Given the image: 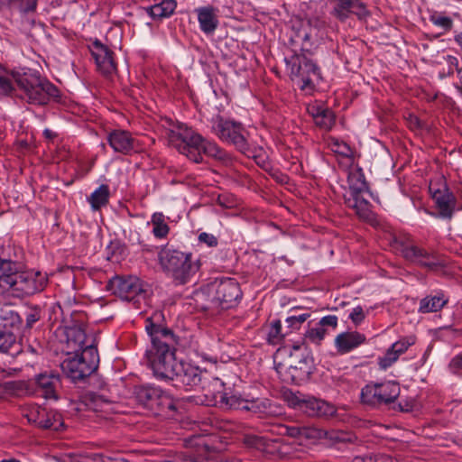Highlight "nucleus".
Returning a JSON list of instances; mask_svg holds the SVG:
<instances>
[{
  "instance_id": "f257e3e1",
  "label": "nucleus",
  "mask_w": 462,
  "mask_h": 462,
  "mask_svg": "<svg viewBox=\"0 0 462 462\" xmlns=\"http://www.w3.org/2000/svg\"><path fill=\"white\" fill-rule=\"evenodd\" d=\"M145 330L151 339V346L145 356L154 376L162 380L174 381L176 386H182L187 390L203 389L208 374L198 366L176 359L178 337L173 331L153 323L150 319H146Z\"/></svg>"
},
{
  "instance_id": "f03ea898",
  "label": "nucleus",
  "mask_w": 462,
  "mask_h": 462,
  "mask_svg": "<svg viewBox=\"0 0 462 462\" xmlns=\"http://www.w3.org/2000/svg\"><path fill=\"white\" fill-rule=\"evenodd\" d=\"M169 143L190 161L199 163L202 153L218 161H225L227 154L217 143L205 140L202 135L181 123L166 119L162 123Z\"/></svg>"
},
{
  "instance_id": "7ed1b4c3",
  "label": "nucleus",
  "mask_w": 462,
  "mask_h": 462,
  "mask_svg": "<svg viewBox=\"0 0 462 462\" xmlns=\"http://www.w3.org/2000/svg\"><path fill=\"white\" fill-rule=\"evenodd\" d=\"M242 297L239 283L234 278L217 279L195 294L197 306L202 310H227Z\"/></svg>"
},
{
  "instance_id": "20e7f679",
  "label": "nucleus",
  "mask_w": 462,
  "mask_h": 462,
  "mask_svg": "<svg viewBox=\"0 0 462 462\" xmlns=\"http://www.w3.org/2000/svg\"><path fill=\"white\" fill-rule=\"evenodd\" d=\"M158 258L162 270L180 284L188 282L199 268L192 261V254L171 247L162 248Z\"/></svg>"
},
{
  "instance_id": "39448f33",
  "label": "nucleus",
  "mask_w": 462,
  "mask_h": 462,
  "mask_svg": "<svg viewBox=\"0 0 462 462\" xmlns=\"http://www.w3.org/2000/svg\"><path fill=\"white\" fill-rule=\"evenodd\" d=\"M210 128L221 141L234 145L245 154L249 152V134L241 123L217 115L210 120Z\"/></svg>"
},
{
  "instance_id": "423d86ee",
  "label": "nucleus",
  "mask_w": 462,
  "mask_h": 462,
  "mask_svg": "<svg viewBox=\"0 0 462 462\" xmlns=\"http://www.w3.org/2000/svg\"><path fill=\"white\" fill-rule=\"evenodd\" d=\"M99 356L95 345L86 346L80 354L68 357L61 364L64 374L73 382L82 381L97 368Z\"/></svg>"
},
{
  "instance_id": "0eeeda50",
  "label": "nucleus",
  "mask_w": 462,
  "mask_h": 462,
  "mask_svg": "<svg viewBox=\"0 0 462 462\" xmlns=\"http://www.w3.org/2000/svg\"><path fill=\"white\" fill-rule=\"evenodd\" d=\"M17 84L22 91L21 97L30 104L46 105L60 97V90L53 84L38 77H22Z\"/></svg>"
},
{
  "instance_id": "6e6552de",
  "label": "nucleus",
  "mask_w": 462,
  "mask_h": 462,
  "mask_svg": "<svg viewBox=\"0 0 462 462\" xmlns=\"http://www.w3.org/2000/svg\"><path fill=\"white\" fill-rule=\"evenodd\" d=\"M286 63L291 79L301 90L312 91L315 85L321 79L319 69L305 55L295 54L286 60Z\"/></svg>"
},
{
  "instance_id": "1a4fd4ad",
  "label": "nucleus",
  "mask_w": 462,
  "mask_h": 462,
  "mask_svg": "<svg viewBox=\"0 0 462 462\" xmlns=\"http://www.w3.org/2000/svg\"><path fill=\"white\" fill-rule=\"evenodd\" d=\"M47 283L45 274L40 272H18L15 263V270L10 272L5 279L4 288L11 291L17 297L29 296L42 291Z\"/></svg>"
},
{
  "instance_id": "9d476101",
  "label": "nucleus",
  "mask_w": 462,
  "mask_h": 462,
  "mask_svg": "<svg viewBox=\"0 0 462 462\" xmlns=\"http://www.w3.org/2000/svg\"><path fill=\"white\" fill-rule=\"evenodd\" d=\"M400 393L399 383L393 381L370 383L362 389L361 401L372 407L394 404Z\"/></svg>"
},
{
  "instance_id": "9b49d317",
  "label": "nucleus",
  "mask_w": 462,
  "mask_h": 462,
  "mask_svg": "<svg viewBox=\"0 0 462 462\" xmlns=\"http://www.w3.org/2000/svg\"><path fill=\"white\" fill-rule=\"evenodd\" d=\"M429 190L435 202L438 216L450 219L457 208V199L449 190L445 177L438 176L431 180Z\"/></svg>"
},
{
  "instance_id": "f8f14e48",
  "label": "nucleus",
  "mask_w": 462,
  "mask_h": 462,
  "mask_svg": "<svg viewBox=\"0 0 462 462\" xmlns=\"http://www.w3.org/2000/svg\"><path fill=\"white\" fill-rule=\"evenodd\" d=\"M23 416L34 426L58 431L64 426L61 415L53 410H48L37 404H28L23 409Z\"/></svg>"
},
{
  "instance_id": "ddd939ff",
  "label": "nucleus",
  "mask_w": 462,
  "mask_h": 462,
  "mask_svg": "<svg viewBox=\"0 0 462 462\" xmlns=\"http://www.w3.org/2000/svg\"><path fill=\"white\" fill-rule=\"evenodd\" d=\"M106 287L113 294L127 301L143 298L145 292L141 281L134 276H116L108 282Z\"/></svg>"
},
{
  "instance_id": "4468645a",
  "label": "nucleus",
  "mask_w": 462,
  "mask_h": 462,
  "mask_svg": "<svg viewBox=\"0 0 462 462\" xmlns=\"http://www.w3.org/2000/svg\"><path fill=\"white\" fill-rule=\"evenodd\" d=\"M402 254L405 259L429 271H438L445 265L444 261L436 253L414 245L404 246Z\"/></svg>"
},
{
  "instance_id": "2eb2a0df",
  "label": "nucleus",
  "mask_w": 462,
  "mask_h": 462,
  "mask_svg": "<svg viewBox=\"0 0 462 462\" xmlns=\"http://www.w3.org/2000/svg\"><path fill=\"white\" fill-rule=\"evenodd\" d=\"M368 192V188L365 181H361L358 186H350L348 196H346L345 202L348 208L355 209L356 214L364 220L372 219V210L369 201L365 198V193Z\"/></svg>"
},
{
  "instance_id": "dca6fc26",
  "label": "nucleus",
  "mask_w": 462,
  "mask_h": 462,
  "mask_svg": "<svg viewBox=\"0 0 462 462\" xmlns=\"http://www.w3.org/2000/svg\"><path fill=\"white\" fill-rule=\"evenodd\" d=\"M300 411L310 417H332L336 414V408L333 404L314 397L298 398L293 402Z\"/></svg>"
},
{
  "instance_id": "f3484780",
  "label": "nucleus",
  "mask_w": 462,
  "mask_h": 462,
  "mask_svg": "<svg viewBox=\"0 0 462 462\" xmlns=\"http://www.w3.org/2000/svg\"><path fill=\"white\" fill-rule=\"evenodd\" d=\"M298 357L299 359L296 360L294 355L290 352V357L285 364H276V370L279 374H282L283 372L288 374V376L283 378L284 380L298 383L310 374L308 358L302 355Z\"/></svg>"
},
{
  "instance_id": "a211bd4d",
  "label": "nucleus",
  "mask_w": 462,
  "mask_h": 462,
  "mask_svg": "<svg viewBox=\"0 0 462 462\" xmlns=\"http://www.w3.org/2000/svg\"><path fill=\"white\" fill-rule=\"evenodd\" d=\"M64 333L68 353L80 354L86 346L90 343L94 345V339L87 336L81 319L79 324L65 327Z\"/></svg>"
},
{
  "instance_id": "6ab92c4d",
  "label": "nucleus",
  "mask_w": 462,
  "mask_h": 462,
  "mask_svg": "<svg viewBox=\"0 0 462 462\" xmlns=\"http://www.w3.org/2000/svg\"><path fill=\"white\" fill-rule=\"evenodd\" d=\"M90 52L94 58L97 69L105 76H111L116 70L113 59V52L99 41H95L90 46Z\"/></svg>"
},
{
  "instance_id": "aec40b11",
  "label": "nucleus",
  "mask_w": 462,
  "mask_h": 462,
  "mask_svg": "<svg viewBox=\"0 0 462 462\" xmlns=\"http://www.w3.org/2000/svg\"><path fill=\"white\" fill-rule=\"evenodd\" d=\"M366 342V337L358 331L339 333L334 340L337 354L346 355L356 349Z\"/></svg>"
},
{
  "instance_id": "412c9836",
  "label": "nucleus",
  "mask_w": 462,
  "mask_h": 462,
  "mask_svg": "<svg viewBox=\"0 0 462 462\" xmlns=\"http://www.w3.org/2000/svg\"><path fill=\"white\" fill-rule=\"evenodd\" d=\"M106 139L116 152L130 154L136 149V140L125 130H114L108 134Z\"/></svg>"
},
{
  "instance_id": "4be33fe9",
  "label": "nucleus",
  "mask_w": 462,
  "mask_h": 462,
  "mask_svg": "<svg viewBox=\"0 0 462 462\" xmlns=\"http://www.w3.org/2000/svg\"><path fill=\"white\" fill-rule=\"evenodd\" d=\"M212 385L214 389L217 390L216 393H214V398L216 401H218L221 404L226 405L230 409H237V410H245L251 411L254 408V402H249L247 400H244L236 395H229L227 393L224 391L218 390V388L223 387L224 383L218 378H215L212 382Z\"/></svg>"
},
{
  "instance_id": "5701e85b",
  "label": "nucleus",
  "mask_w": 462,
  "mask_h": 462,
  "mask_svg": "<svg viewBox=\"0 0 462 462\" xmlns=\"http://www.w3.org/2000/svg\"><path fill=\"white\" fill-rule=\"evenodd\" d=\"M331 1L336 4L332 14L341 21L347 19L350 14H356L359 18H363L368 14L365 5L359 0Z\"/></svg>"
},
{
  "instance_id": "b1692460",
  "label": "nucleus",
  "mask_w": 462,
  "mask_h": 462,
  "mask_svg": "<svg viewBox=\"0 0 462 462\" xmlns=\"http://www.w3.org/2000/svg\"><path fill=\"white\" fill-rule=\"evenodd\" d=\"M199 29L207 35H212L219 25L218 10L211 5L195 9Z\"/></svg>"
},
{
  "instance_id": "393cba45",
  "label": "nucleus",
  "mask_w": 462,
  "mask_h": 462,
  "mask_svg": "<svg viewBox=\"0 0 462 462\" xmlns=\"http://www.w3.org/2000/svg\"><path fill=\"white\" fill-rule=\"evenodd\" d=\"M35 384L46 399H58L57 389L60 385L58 374L44 372L35 376Z\"/></svg>"
},
{
  "instance_id": "a878e982",
  "label": "nucleus",
  "mask_w": 462,
  "mask_h": 462,
  "mask_svg": "<svg viewBox=\"0 0 462 462\" xmlns=\"http://www.w3.org/2000/svg\"><path fill=\"white\" fill-rule=\"evenodd\" d=\"M136 398L140 403L148 408L160 404L162 391L160 388L146 385L136 390Z\"/></svg>"
},
{
  "instance_id": "bb28decb",
  "label": "nucleus",
  "mask_w": 462,
  "mask_h": 462,
  "mask_svg": "<svg viewBox=\"0 0 462 462\" xmlns=\"http://www.w3.org/2000/svg\"><path fill=\"white\" fill-rule=\"evenodd\" d=\"M177 3L175 0H163L159 4L146 8L148 14L153 19L170 17L175 11Z\"/></svg>"
},
{
  "instance_id": "cd10ccee",
  "label": "nucleus",
  "mask_w": 462,
  "mask_h": 462,
  "mask_svg": "<svg viewBox=\"0 0 462 462\" xmlns=\"http://www.w3.org/2000/svg\"><path fill=\"white\" fill-rule=\"evenodd\" d=\"M110 197L109 187L106 184L100 185L88 198V201L94 211L99 210L108 204Z\"/></svg>"
},
{
  "instance_id": "c85d7f7f",
  "label": "nucleus",
  "mask_w": 462,
  "mask_h": 462,
  "mask_svg": "<svg viewBox=\"0 0 462 462\" xmlns=\"http://www.w3.org/2000/svg\"><path fill=\"white\" fill-rule=\"evenodd\" d=\"M0 5L11 10L26 14L36 9L37 2L36 0H0Z\"/></svg>"
},
{
  "instance_id": "c756f323",
  "label": "nucleus",
  "mask_w": 462,
  "mask_h": 462,
  "mask_svg": "<svg viewBox=\"0 0 462 462\" xmlns=\"http://www.w3.org/2000/svg\"><path fill=\"white\" fill-rule=\"evenodd\" d=\"M447 303L440 296L425 297L420 302L419 311L421 313L437 312Z\"/></svg>"
},
{
  "instance_id": "7c9ffc66",
  "label": "nucleus",
  "mask_w": 462,
  "mask_h": 462,
  "mask_svg": "<svg viewBox=\"0 0 462 462\" xmlns=\"http://www.w3.org/2000/svg\"><path fill=\"white\" fill-rule=\"evenodd\" d=\"M152 234L157 238H164L169 233V226L162 213H154L152 217Z\"/></svg>"
},
{
  "instance_id": "2f4dec72",
  "label": "nucleus",
  "mask_w": 462,
  "mask_h": 462,
  "mask_svg": "<svg viewBox=\"0 0 462 462\" xmlns=\"http://www.w3.org/2000/svg\"><path fill=\"white\" fill-rule=\"evenodd\" d=\"M325 439L331 444L353 443L356 439V437L351 432L331 430H327Z\"/></svg>"
},
{
  "instance_id": "473e14b6",
  "label": "nucleus",
  "mask_w": 462,
  "mask_h": 462,
  "mask_svg": "<svg viewBox=\"0 0 462 462\" xmlns=\"http://www.w3.org/2000/svg\"><path fill=\"white\" fill-rule=\"evenodd\" d=\"M328 333V329L319 327L309 328L304 333V342L308 344L320 345Z\"/></svg>"
},
{
  "instance_id": "72a5a7b5",
  "label": "nucleus",
  "mask_w": 462,
  "mask_h": 462,
  "mask_svg": "<svg viewBox=\"0 0 462 462\" xmlns=\"http://www.w3.org/2000/svg\"><path fill=\"white\" fill-rule=\"evenodd\" d=\"M0 319L5 323L2 327L11 328L18 327L21 324V317L19 314L11 309L9 306L1 308L0 310Z\"/></svg>"
},
{
  "instance_id": "f704fd0d",
  "label": "nucleus",
  "mask_w": 462,
  "mask_h": 462,
  "mask_svg": "<svg viewBox=\"0 0 462 462\" xmlns=\"http://www.w3.org/2000/svg\"><path fill=\"white\" fill-rule=\"evenodd\" d=\"M310 317L309 312L293 314L286 318L285 324L288 330L286 334L299 330L301 325Z\"/></svg>"
},
{
  "instance_id": "c9c22d12",
  "label": "nucleus",
  "mask_w": 462,
  "mask_h": 462,
  "mask_svg": "<svg viewBox=\"0 0 462 462\" xmlns=\"http://www.w3.org/2000/svg\"><path fill=\"white\" fill-rule=\"evenodd\" d=\"M89 406L95 411L100 412H109L112 410L109 400L99 394L91 396Z\"/></svg>"
},
{
  "instance_id": "e433bc0d",
  "label": "nucleus",
  "mask_w": 462,
  "mask_h": 462,
  "mask_svg": "<svg viewBox=\"0 0 462 462\" xmlns=\"http://www.w3.org/2000/svg\"><path fill=\"white\" fill-rule=\"evenodd\" d=\"M430 22L437 27L441 28L444 32H448L453 27V21L450 17L445 16L440 13L434 12L430 15Z\"/></svg>"
},
{
  "instance_id": "4c0bfd02",
  "label": "nucleus",
  "mask_w": 462,
  "mask_h": 462,
  "mask_svg": "<svg viewBox=\"0 0 462 462\" xmlns=\"http://www.w3.org/2000/svg\"><path fill=\"white\" fill-rule=\"evenodd\" d=\"M286 332L282 331V323L280 320H275L271 324L268 331V341L271 344L276 345L286 336Z\"/></svg>"
},
{
  "instance_id": "58836bf2",
  "label": "nucleus",
  "mask_w": 462,
  "mask_h": 462,
  "mask_svg": "<svg viewBox=\"0 0 462 462\" xmlns=\"http://www.w3.org/2000/svg\"><path fill=\"white\" fill-rule=\"evenodd\" d=\"M302 438L307 439L318 440L325 439L327 430L315 426H302Z\"/></svg>"
},
{
  "instance_id": "ea45409f",
  "label": "nucleus",
  "mask_w": 462,
  "mask_h": 462,
  "mask_svg": "<svg viewBox=\"0 0 462 462\" xmlns=\"http://www.w3.org/2000/svg\"><path fill=\"white\" fill-rule=\"evenodd\" d=\"M314 123L322 129L329 130L335 123L334 113L327 108L320 116L314 120Z\"/></svg>"
},
{
  "instance_id": "a19ab883",
  "label": "nucleus",
  "mask_w": 462,
  "mask_h": 462,
  "mask_svg": "<svg viewBox=\"0 0 462 462\" xmlns=\"http://www.w3.org/2000/svg\"><path fill=\"white\" fill-rule=\"evenodd\" d=\"M415 343V337L410 336L405 337L400 339L399 341L393 343L392 346L390 347L391 350H393V353H395L398 356H400L402 354H403L409 346L414 345Z\"/></svg>"
},
{
  "instance_id": "79ce46f5",
  "label": "nucleus",
  "mask_w": 462,
  "mask_h": 462,
  "mask_svg": "<svg viewBox=\"0 0 462 462\" xmlns=\"http://www.w3.org/2000/svg\"><path fill=\"white\" fill-rule=\"evenodd\" d=\"M15 270V263L11 260L0 258V284L4 287L5 279L9 276L10 272Z\"/></svg>"
},
{
  "instance_id": "37998d69",
  "label": "nucleus",
  "mask_w": 462,
  "mask_h": 462,
  "mask_svg": "<svg viewBox=\"0 0 462 462\" xmlns=\"http://www.w3.org/2000/svg\"><path fill=\"white\" fill-rule=\"evenodd\" d=\"M331 149L334 152L338 153L340 155H343L345 157H349L352 155V149L350 146L343 142L339 141L337 139H332L330 143Z\"/></svg>"
},
{
  "instance_id": "c03bdc74",
  "label": "nucleus",
  "mask_w": 462,
  "mask_h": 462,
  "mask_svg": "<svg viewBox=\"0 0 462 462\" xmlns=\"http://www.w3.org/2000/svg\"><path fill=\"white\" fill-rule=\"evenodd\" d=\"M399 356L389 348L383 357L379 358V365L385 370L397 361Z\"/></svg>"
},
{
  "instance_id": "a18cd8bd",
  "label": "nucleus",
  "mask_w": 462,
  "mask_h": 462,
  "mask_svg": "<svg viewBox=\"0 0 462 462\" xmlns=\"http://www.w3.org/2000/svg\"><path fill=\"white\" fill-rule=\"evenodd\" d=\"M13 89L12 79L8 77L0 76V97L11 94Z\"/></svg>"
},
{
  "instance_id": "49530a36",
  "label": "nucleus",
  "mask_w": 462,
  "mask_h": 462,
  "mask_svg": "<svg viewBox=\"0 0 462 462\" xmlns=\"http://www.w3.org/2000/svg\"><path fill=\"white\" fill-rule=\"evenodd\" d=\"M199 241L207 245L208 247H216L218 245L217 238L214 235L206 232L199 234Z\"/></svg>"
},
{
  "instance_id": "de8ad7c7",
  "label": "nucleus",
  "mask_w": 462,
  "mask_h": 462,
  "mask_svg": "<svg viewBox=\"0 0 462 462\" xmlns=\"http://www.w3.org/2000/svg\"><path fill=\"white\" fill-rule=\"evenodd\" d=\"M365 314L362 307L357 306L352 310L349 314V319L357 326L365 319Z\"/></svg>"
},
{
  "instance_id": "09e8293b",
  "label": "nucleus",
  "mask_w": 462,
  "mask_h": 462,
  "mask_svg": "<svg viewBox=\"0 0 462 462\" xmlns=\"http://www.w3.org/2000/svg\"><path fill=\"white\" fill-rule=\"evenodd\" d=\"M338 319L335 315H328L323 317L318 323L319 327H330L335 329L337 327Z\"/></svg>"
},
{
  "instance_id": "8fccbe9b",
  "label": "nucleus",
  "mask_w": 462,
  "mask_h": 462,
  "mask_svg": "<svg viewBox=\"0 0 462 462\" xmlns=\"http://www.w3.org/2000/svg\"><path fill=\"white\" fill-rule=\"evenodd\" d=\"M40 319V312L38 310H31L25 314L26 327L32 328L33 324Z\"/></svg>"
},
{
  "instance_id": "3c124183",
  "label": "nucleus",
  "mask_w": 462,
  "mask_h": 462,
  "mask_svg": "<svg viewBox=\"0 0 462 462\" xmlns=\"http://www.w3.org/2000/svg\"><path fill=\"white\" fill-rule=\"evenodd\" d=\"M217 202L219 206L225 208H231L236 206L234 199L226 195H219Z\"/></svg>"
},
{
  "instance_id": "603ef678",
  "label": "nucleus",
  "mask_w": 462,
  "mask_h": 462,
  "mask_svg": "<svg viewBox=\"0 0 462 462\" xmlns=\"http://www.w3.org/2000/svg\"><path fill=\"white\" fill-rule=\"evenodd\" d=\"M245 443L248 447L258 448L262 445L263 439L254 435H247L245 437Z\"/></svg>"
},
{
  "instance_id": "864d4df0",
  "label": "nucleus",
  "mask_w": 462,
  "mask_h": 462,
  "mask_svg": "<svg viewBox=\"0 0 462 462\" xmlns=\"http://www.w3.org/2000/svg\"><path fill=\"white\" fill-rule=\"evenodd\" d=\"M327 108L318 105L310 106L308 107L309 114L312 116L313 120L317 119Z\"/></svg>"
},
{
  "instance_id": "5fc2aeb1",
  "label": "nucleus",
  "mask_w": 462,
  "mask_h": 462,
  "mask_svg": "<svg viewBox=\"0 0 462 462\" xmlns=\"http://www.w3.org/2000/svg\"><path fill=\"white\" fill-rule=\"evenodd\" d=\"M302 426L301 427H287L286 433L292 438H302Z\"/></svg>"
},
{
  "instance_id": "6e6d98bb",
  "label": "nucleus",
  "mask_w": 462,
  "mask_h": 462,
  "mask_svg": "<svg viewBox=\"0 0 462 462\" xmlns=\"http://www.w3.org/2000/svg\"><path fill=\"white\" fill-rule=\"evenodd\" d=\"M449 365H450L451 369L454 371L462 368V354H459V355L454 356L451 359Z\"/></svg>"
},
{
  "instance_id": "4d7b16f0",
  "label": "nucleus",
  "mask_w": 462,
  "mask_h": 462,
  "mask_svg": "<svg viewBox=\"0 0 462 462\" xmlns=\"http://www.w3.org/2000/svg\"><path fill=\"white\" fill-rule=\"evenodd\" d=\"M371 462H393V460L388 455L378 454V455L372 456Z\"/></svg>"
},
{
  "instance_id": "13d9d810",
  "label": "nucleus",
  "mask_w": 462,
  "mask_h": 462,
  "mask_svg": "<svg viewBox=\"0 0 462 462\" xmlns=\"http://www.w3.org/2000/svg\"><path fill=\"white\" fill-rule=\"evenodd\" d=\"M43 135L48 140H53L57 136V133L51 129L46 128L43 130Z\"/></svg>"
},
{
  "instance_id": "bf43d9fd",
  "label": "nucleus",
  "mask_w": 462,
  "mask_h": 462,
  "mask_svg": "<svg viewBox=\"0 0 462 462\" xmlns=\"http://www.w3.org/2000/svg\"><path fill=\"white\" fill-rule=\"evenodd\" d=\"M372 456H356L354 457L353 462H371Z\"/></svg>"
},
{
  "instance_id": "052dcab7",
  "label": "nucleus",
  "mask_w": 462,
  "mask_h": 462,
  "mask_svg": "<svg viewBox=\"0 0 462 462\" xmlns=\"http://www.w3.org/2000/svg\"><path fill=\"white\" fill-rule=\"evenodd\" d=\"M455 42L460 47L462 51V32L455 36Z\"/></svg>"
},
{
  "instance_id": "680f3d73",
  "label": "nucleus",
  "mask_w": 462,
  "mask_h": 462,
  "mask_svg": "<svg viewBox=\"0 0 462 462\" xmlns=\"http://www.w3.org/2000/svg\"><path fill=\"white\" fill-rule=\"evenodd\" d=\"M301 347V345L300 344H294L292 345V349L295 351V352H299L300 349Z\"/></svg>"
},
{
  "instance_id": "e2e57ef3",
  "label": "nucleus",
  "mask_w": 462,
  "mask_h": 462,
  "mask_svg": "<svg viewBox=\"0 0 462 462\" xmlns=\"http://www.w3.org/2000/svg\"><path fill=\"white\" fill-rule=\"evenodd\" d=\"M1 462H19V461L15 460V459H4Z\"/></svg>"
},
{
  "instance_id": "0e129e2a",
  "label": "nucleus",
  "mask_w": 462,
  "mask_h": 462,
  "mask_svg": "<svg viewBox=\"0 0 462 462\" xmlns=\"http://www.w3.org/2000/svg\"><path fill=\"white\" fill-rule=\"evenodd\" d=\"M397 407H398L399 411H404V409L402 408V406L400 403L397 405Z\"/></svg>"
}]
</instances>
